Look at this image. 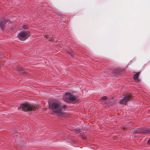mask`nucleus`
Masks as SVG:
<instances>
[{
  "mask_svg": "<svg viewBox=\"0 0 150 150\" xmlns=\"http://www.w3.org/2000/svg\"><path fill=\"white\" fill-rule=\"evenodd\" d=\"M134 73H135V74L134 75L133 78L134 80H137L138 79V77L139 76V73L135 72Z\"/></svg>",
  "mask_w": 150,
  "mask_h": 150,
  "instance_id": "obj_9",
  "label": "nucleus"
},
{
  "mask_svg": "<svg viewBox=\"0 0 150 150\" xmlns=\"http://www.w3.org/2000/svg\"><path fill=\"white\" fill-rule=\"evenodd\" d=\"M8 23V21L5 19L4 18H1L0 19V28L2 30L3 27L6 25V24Z\"/></svg>",
  "mask_w": 150,
  "mask_h": 150,
  "instance_id": "obj_7",
  "label": "nucleus"
},
{
  "mask_svg": "<svg viewBox=\"0 0 150 150\" xmlns=\"http://www.w3.org/2000/svg\"><path fill=\"white\" fill-rule=\"evenodd\" d=\"M147 144L148 145L150 144V138L149 139L147 142Z\"/></svg>",
  "mask_w": 150,
  "mask_h": 150,
  "instance_id": "obj_13",
  "label": "nucleus"
},
{
  "mask_svg": "<svg viewBox=\"0 0 150 150\" xmlns=\"http://www.w3.org/2000/svg\"><path fill=\"white\" fill-rule=\"evenodd\" d=\"M19 35L18 38L20 40L23 41L27 38L26 32L21 31Z\"/></svg>",
  "mask_w": 150,
  "mask_h": 150,
  "instance_id": "obj_6",
  "label": "nucleus"
},
{
  "mask_svg": "<svg viewBox=\"0 0 150 150\" xmlns=\"http://www.w3.org/2000/svg\"><path fill=\"white\" fill-rule=\"evenodd\" d=\"M28 25H23L22 28L23 29H27L28 28Z\"/></svg>",
  "mask_w": 150,
  "mask_h": 150,
  "instance_id": "obj_11",
  "label": "nucleus"
},
{
  "mask_svg": "<svg viewBox=\"0 0 150 150\" xmlns=\"http://www.w3.org/2000/svg\"><path fill=\"white\" fill-rule=\"evenodd\" d=\"M131 99V98L129 96H125L120 100L119 103L122 104H125L129 101Z\"/></svg>",
  "mask_w": 150,
  "mask_h": 150,
  "instance_id": "obj_5",
  "label": "nucleus"
},
{
  "mask_svg": "<svg viewBox=\"0 0 150 150\" xmlns=\"http://www.w3.org/2000/svg\"><path fill=\"white\" fill-rule=\"evenodd\" d=\"M20 108L24 111H30L32 113H36L35 107L27 103H21L20 105Z\"/></svg>",
  "mask_w": 150,
  "mask_h": 150,
  "instance_id": "obj_2",
  "label": "nucleus"
},
{
  "mask_svg": "<svg viewBox=\"0 0 150 150\" xmlns=\"http://www.w3.org/2000/svg\"><path fill=\"white\" fill-rule=\"evenodd\" d=\"M51 108L52 110L59 116L62 115V113L60 112V105L58 103L54 102L51 103Z\"/></svg>",
  "mask_w": 150,
  "mask_h": 150,
  "instance_id": "obj_4",
  "label": "nucleus"
},
{
  "mask_svg": "<svg viewBox=\"0 0 150 150\" xmlns=\"http://www.w3.org/2000/svg\"><path fill=\"white\" fill-rule=\"evenodd\" d=\"M60 112L62 113V111H63V109L67 108V105H60Z\"/></svg>",
  "mask_w": 150,
  "mask_h": 150,
  "instance_id": "obj_8",
  "label": "nucleus"
},
{
  "mask_svg": "<svg viewBox=\"0 0 150 150\" xmlns=\"http://www.w3.org/2000/svg\"><path fill=\"white\" fill-rule=\"evenodd\" d=\"M17 70L18 72H21L22 73H25V71L22 68L18 67L17 68Z\"/></svg>",
  "mask_w": 150,
  "mask_h": 150,
  "instance_id": "obj_10",
  "label": "nucleus"
},
{
  "mask_svg": "<svg viewBox=\"0 0 150 150\" xmlns=\"http://www.w3.org/2000/svg\"><path fill=\"white\" fill-rule=\"evenodd\" d=\"M77 130L79 132H81V130L80 129H78Z\"/></svg>",
  "mask_w": 150,
  "mask_h": 150,
  "instance_id": "obj_15",
  "label": "nucleus"
},
{
  "mask_svg": "<svg viewBox=\"0 0 150 150\" xmlns=\"http://www.w3.org/2000/svg\"><path fill=\"white\" fill-rule=\"evenodd\" d=\"M63 100L69 103H74L76 100V97L69 93H66L63 97Z\"/></svg>",
  "mask_w": 150,
  "mask_h": 150,
  "instance_id": "obj_1",
  "label": "nucleus"
},
{
  "mask_svg": "<svg viewBox=\"0 0 150 150\" xmlns=\"http://www.w3.org/2000/svg\"><path fill=\"white\" fill-rule=\"evenodd\" d=\"M107 98V97L106 96H104L101 97V99L104 100H106Z\"/></svg>",
  "mask_w": 150,
  "mask_h": 150,
  "instance_id": "obj_12",
  "label": "nucleus"
},
{
  "mask_svg": "<svg viewBox=\"0 0 150 150\" xmlns=\"http://www.w3.org/2000/svg\"><path fill=\"white\" fill-rule=\"evenodd\" d=\"M82 139H86V137L85 136H82Z\"/></svg>",
  "mask_w": 150,
  "mask_h": 150,
  "instance_id": "obj_14",
  "label": "nucleus"
},
{
  "mask_svg": "<svg viewBox=\"0 0 150 150\" xmlns=\"http://www.w3.org/2000/svg\"><path fill=\"white\" fill-rule=\"evenodd\" d=\"M134 132L135 134H144L145 133L150 134V128L147 127H139L136 129Z\"/></svg>",
  "mask_w": 150,
  "mask_h": 150,
  "instance_id": "obj_3",
  "label": "nucleus"
}]
</instances>
